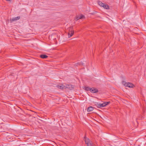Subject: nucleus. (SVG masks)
Masks as SVG:
<instances>
[{
	"label": "nucleus",
	"instance_id": "9",
	"mask_svg": "<svg viewBox=\"0 0 146 146\" xmlns=\"http://www.w3.org/2000/svg\"><path fill=\"white\" fill-rule=\"evenodd\" d=\"M94 109V108L92 106H90L88 107L87 109V111L88 112H90L92 111Z\"/></svg>",
	"mask_w": 146,
	"mask_h": 146
},
{
	"label": "nucleus",
	"instance_id": "6",
	"mask_svg": "<svg viewBox=\"0 0 146 146\" xmlns=\"http://www.w3.org/2000/svg\"><path fill=\"white\" fill-rule=\"evenodd\" d=\"M91 90H90V92L92 93H96L98 92V90L94 87L91 88Z\"/></svg>",
	"mask_w": 146,
	"mask_h": 146
},
{
	"label": "nucleus",
	"instance_id": "15",
	"mask_svg": "<svg viewBox=\"0 0 146 146\" xmlns=\"http://www.w3.org/2000/svg\"><path fill=\"white\" fill-rule=\"evenodd\" d=\"M76 64V65L77 66H78V65H80L81 64H82V65L83 66H84V64L83 63H79V62H78Z\"/></svg>",
	"mask_w": 146,
	"mask_h": 146
},
{
	"label": "nucleus",
	"instance_id": "1",
	"mask_svg": "<svg viewBox=\"0 0 146 146\" xmlns=\"http://www.w3.org/2000/svg\"><path fill=\"white\" fill-rule=\"evenodd\" d=\"M85 141L87 146H95L94 144H93L92 142L88 138L84 137Z\"/></svg>",
	"mask_w": 146,
	"mask_h": 146
},
{
	"label": "nucleus",
	"instance_id": "12",
	"mask_svg": "<svg viewBox=\"0 0 146 146\" xmlns=\"http://www.w3.org/2000/svg\"><path fill=\"white\" fill-rule=\"evenodd\" d=\"M103 7L105 9H109V6L107 5L104 4V5Z\"/></svg>",
	"mask_w": 146,
	"mask_h": 146
},
{
	"label": "nucleus",
	"instance_id": "18",
	"mask_svg": "<svg viewBox=\"0 0 146 146\" xmlns=\"http://www.w3.org/2000/svg\"><path fill=\"white\" fill-rule=\"evenodd\" d=\"M80 16H81V17H82L81 19H83L84 18V16L83 15H80Z\"/></svg>",
	"mask_w": 146,
	"mask_h": 146
},
{
	"label": "nucleus",
	"instance_id": "14",
	"mask_svg": "<svg viewBox=\"0 0 146 146\" xmlns=\"http://www.w3.org/2000/svg\"><path fill=\"white\" fill-rule=\"evenodd\" d=\"M98 4L101 6L103 7L104 5V3H102L101 1H99L98 2Z\"/></svg>",
	"mask_w": 146,
	"mask_h": 146
},
{
	"label": "nucleus",
	"instance_id": "5",
	"mask_svg": "<svg viewBox=\"0 0 146 146\" xmlns=\"http://www.w3.org/2000/svg\"><path fill=\"white\" fill-rule=\"evenodd\" d=\"M20 17L19 16H18L16 17L11 18L10 19V22L12 23L13 22L16 21L18 20H19L20 19Z\"/></svg>",
	"mask_w": 146,
	"mask_h": 146
},
{
	"label": "nucleus",
	"instance_id": "19",
	"mask_svg": "<svg viewBox=\"0 0 146 146\" xmlns=\"http://www.w3.org/2000/svg\"><path fill=\"white\" fill-rule=\"evenodd\" d=\"M7 1H11V0H6Z\"/></svg>",
	"mask_w": 146,
	"mask_h": 146
},
{
	"label": "nucleus",
	"instance_id": "10",
	"mask_svg": "<svg viewBox=\"0 0 146 146\" xmlns=\"http://www.w3.org/2000/svg\"><path fill=\"white\" fill-rule=\"evenodd\" d=\"M40 57L44 59L47 58L48 57V56L46 55L42 54L40 55Z\"/></svg>",
	"mask_w": 146,
	"mask_h": 146
},
{
	"label": "nucleus",
	"instance_id": "11",
	"mask_svg": "<svg viewBox=\"0 0 146 146\" xmlns=\"http://www.w3.org/2000/svg\"><path fill=\"white\" fill-rule=\"evenodd\" d=\"M84 89L86 90L87 91H90V90L91 89L90 87L86 86L84 87Z\"/></svg>",
	"mask_w": 146,
	"mask_h": 146
},
{
	"label": "nucleus",
	"instance_id": "3",
	"mask_svg": "<svg viewBox=\"0 0 146 146\" xmlns=\"http://www.w3.org/2000/svg\"><path fill=\"white\" fill-rule=\"evenodd\" d=\"M74 88V86L70 84H67L65 88H68L70 90H72Z\"/></svg>",
	"mask_w": 146,
	"mask_h": 146
},
{
	"label": "nucleus",
	"instance_id": "16",
	"mask_svg": "<svg viewBox=\"0 0 146 146\" xmlns=\"http://www.w3.org/2000/svg\"><path fill=\"white\" fill-rule=\"evenodd\" d=\"M81 16H79L78 17H77L76 18V20H78L79 19H81Z\"/></svg>",
	"mask_w": 146,
	"mask_h": 146
},
{
	"label": "nucleus",
	"instance_id": "17",
	"mask_svg": "<svg viewBox=\"0 0 146 146\" xmlns=\"http://www.w3.org/2000/svg\"><path fill=\"white\" fill-rule=\"evenodd\" d=\"M105 102L106 104V106L109 105L110 103V102Z\"/></svg>",
	"mask_w": 146,
	"mask_h": 146
},
{
	"label": "nucleus",
	"instance_id": "7",
	"mask_svg": "<svg viewBox=\"0 0 146 146\" xmlns=\"http://www.w3.org/2000/svg\"><path fill=\"white\" fill-rule=\"evenodd\" d=\"M97 105L98 108L103 107L106 106V104L105 102H104L103 103L101 104H98V103Z\"/></svg>",
	"mask_w": 146,
	"mask_h": 146
},
{
	"label": "nucleus",
	"instance_id": "4",
	"mask_svg": "<svg viewBox=\"0 0 146 146\" xmlns=\"http://www.w3.org/2000/svg\"><path fill=\"white\" fill-rule=\"evenodd\" d=\"M74 31L72 28H70L69 29V32L68 33V36L69 37L72 36L74 34Z\"/></svg>",
	"mask_w": 146,
	"mask_h": 146
},
{
	"label": "nucleus",
	"instance_id": "2",
	"mask_svg": "<svg viewBox=\"0 0 146 146\" xmlns=\"http://www.w3.org/2000/svg\"><path fill=\"white\" fill-rule=\"evenodd\" d=\"M123 84L125 87H128L129 88H133L134 86V85L131 83H126L125 82H123Z\"/></svg>",
	"mask_w": 146,
	"mask_h": 146
},
{
	"label": "nucleus",
	"instance_id": "8",
	"mask_svg": "<svg viewBox=\"0 0 146 146\" xmlns=\"http://www.w3.org/2000/svg\"><path fill=\"white\" fill-rule=\"evenodd\" d=\"M56 87L58 88L61 89H63L65 88V86H63L62 84L57 85L56 86Z\"/></svg>",
	"mask_w": 146,
	"mask_h": 146
},
{
	"label": "nucleus",
	"instance_id": "13",
	"mask_svg": "<svg viewBox=\"0 0 146 146\" xmlns=\"http://www.w3.org/2000/svg\"><path fill=\"white\" fill-rule=\"evenodd\" d=\"M56 36L57 35H56V34L55 33H53L52 34V35H51V38L52 39H53L54 40V39H56V38H54L53 37V36Z\"/></svg>",
	"mask_w": 146,
	"mask_h": 146
}]
</instances>
